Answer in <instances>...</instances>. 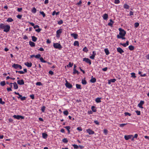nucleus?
I'll list each match as a JSON object with an SVG mask.
<instances>
[{
	"instance_id": "3c124183",
	"label": "nucleus",
	"mask_w": 149,
	"mask_h": 149,
	"mask_svg": "<svg viewBox=\"0 0 149 149\" xmlns=\"http://www.w3.org/2000/svg\"><path fill=\"white\" fill-rule=\"evenodd\" d=\"M41 56V55L40 54H38V55H35V57L36 58H40V57Z\"/></svg>"
},
{
	"instance_id": "052dcab7",
	"label": "nucleus",
	"mask_w": 149,
	"mask_h": 149,
	"mask_svg": "<svg viewBox=\"0 0 149 149\" xmlns=\"http://www.w3.org/2000/svg\"><path fill=\"white\" fill-rule=\"evenodd\" d=\"M120 45H123V47H125L127 46V45H126L125 43H122L120 42Z\"/></svg>"
},
{
	"instance_id": "f257e3e1",
	"label": "nucleus",
	"mask_w": 149,
	"mask_h": 149,
	"mask_svg": "<svg viewBox=\"0 0 149 149\" xmlns=\"http://www.w3.org/2000/svg\"><path fill=\"white\" fill-rule=\"evenodd\" d=\"M0 29H3L4 32L7 33L10 31V27L9 25L3 23H1L0 24Z\"/></svg>"
},
{
	"instance_id": "7c9ffc66",
	"label": "nucleus",
	"mask_w": 149,
	"mask_h": 149,
	"mask_svg": "<svg viewBox=\"0 0 149 149\" xmlns=\"http://www.w3.org/2000/svg\"><path fill=\"white\" fill-rule=\"evenodd\" d=\"M124 36H120L119 35H117V38H118L119 39V38H121L123 39H125V38L124 37Z\"/></svg>"
},
{
	"instance_id": "39448f33",
	"label": "nucleus",
	"mask_w": 149,
	"mask_h": 149,
	"mask_svg": "<svg viewBox=\"0 0 149 149\" xmlns=\"http://www.w3.org/2000/svg\"><path fill=\"white\" fill-rule=\"evenodd\" d=\"M13 117L18 120H19L20 118L21 119H24V117L22 116L19 115H15L13 116Z\"/></svg>"
},
{
	"instance_id": "2eb2a0df",
	"label": "nucleus",
	"mask_w": 149,
	"mask_h": 149,
	"mask_svg": "<svg viewBox=\"0 0 149 149\" xmlns=\"http://www.w3.org/2000/svg\"><path fill=\"white\" fill-rule=\"evenodd\" d=\"M71 36L73 37L74 39H77V37L78 35L77 34L74 33H72L71 34Z\"/></svg>"
},
{
	"instance_id": "8fccbe9b",
	"label": "nucleus",
	"mask_w": 149,
	"mask_h": 149,
	"mask_svg": "<svg viewBox=\"0 0 149 149\" xmlns=\"http://www.w3.org/2000/svg\"><path fill=\"white\" fill-rule=\"evenodd\" d=\"M103 132L105 135H107L108 133V130L106 129H104L103 130Z\"/></svg>"
},
{
	"instance_id": "423d86ee",
	"label": "nucleus",
	"mask_w": 149,
	"mask_h": 149,
	"mask_svg": "<svg viewBox=\"0 0 149 149\" xmlns=\"http://www.w3.org/2000/svg\"><path fill=\"white\" fill-rule=\"evenodd\" d=\"M62 29H59L56 32V36L57 37L59 38L62 32Z\"/></svg>"
},
{
	"instance_id": "338daca9",
	"label": "nucleus",
	"mask_w": 149,
	"mask_h": 149,
	"mask_svg": "<svg viewBox=\"0 0 149 149\" xmlns=\"http://www.w3.org/2000/svg\"><path fill=\"white\" fill-rule=\"evenodd\" d=\"M77 130L80 131H81L82 130V128L81 127H78L77 128Z\"/></svg>"
},
{
	"instance_id": "20e7f679",
	"label": "nucleus",
	"mask_w": 149,
	"mask_h": 149,
	"mask_svg": "<svg viewBox=\"0 0 149 149\" xmlns=\"http://www.w3.org/2000/svg\"><path fill=\"white\" fill-rule=\"evenodd\" d=\"M12 67L15 69L19 68V69H21L22 68V67L20 65L14 63L12 65Z\"/></svg>"
},
{
	"instance_id": "37998d69",
	"label": "nucleus",
	"mask_w": 149,
	"mask_h": 149,
	"mask_svg": "<svg viewBox=\"0 0 149 149\" xmlns=\"http://www.w3.org/2000/svg\"><path fill=\"white\" fill-rule=\"evenodd\" d=\"M134 25L135 28H137L139 26V24L138 22H136L134 23Z\"/></svg>"
},
{
	"instance_id": "c85d7f7f",
	"label": "nucleus",
	"mask_w": 149,
	"mask_h": 149,
	"mask_svg": "<svg viewBox=\"0 0 149 149\" xmlns=\"http://www.w3.org/2000/svg\"><path fill=\"white\" fill-rule=\"evenodd\" d=\"M129 49L130 50H133L134 49V46L132 45H130L128 47Z\"/></svg>"
},
{
	"instance_id": "c03bdc74",
	"label": "nucleus",
	"mask_w": 149,
	"mask_h": 149,
	"mask_svg": "<svg viewBox=\"0 0 149 149\" xmlns=\"http://www.w3.org/2000/svg\"><path fill=\"white\" fill-rule=\"evenodd\" d=\"M73 63H71V62H69L68 65H67L68 67H72L73 65Z\"/></svg>"
},
{
	"instance_id": "774afa93",
	"label": "nucleus",
	"mask_w": 149,
	"mask_h": 149,
	"mask_svg": "<svg viewBox=\"0 0 149 149\" xmlns=\"http://www.w3.org/2000/svg\"><path fill=\"white\" fill-rule=\"evenodd\" d=\"M49 73L51 75H53L54 74V72L51 70L49 71Z\"/></svg>"
},
{
	"instance_id": "e433bc0d",
	"label": "nucleus",
	"mask_w": 149,
	"mask_h": 149,
	"mask_svg": "<svg viewBox=\"0 0 149 149\" xmlns=\"http://www.w3.org/2000/svg\"><path fill=\"white\" fill-rule=\"evenodd\" d=\"M72 146H73L74 149H77L79 148V146L76 144H72Z\"/></svg>"
},
{
	"instance_id": "5701e85b",
	"label": "nucleus",
	"mask_w": 149,
	"mask_h": 149,
	"mask_svg": "<svg viewBox=\"0 0 149 149\" xmlns=\"http://www.w3.org/2000/svg\"><path fill=\"white\" fill-rule=\"evenodd\" d=\"M64 127L67 130H68V133L70 134V127L69 126H65Z\"/></svg>"
},
{
	"instance_id": "6e6d98bb",
	"label": "nucleus",
	"mask_w": 149,
	"mask_h": 149,
	"mask_svg": "<svg viewBox=\"0 0 149 149\" xmlns=\"http://www.w3.org/2000/svg\"><path fill=\"white\" fill-rule=\"evenodd\" d=\"M17 17L18 18L20 19L22 17V15H17Z\"/></svg>"
},
{
	"instance_id": "de8ad7c7",
	"label": "nucleus",
	"mask_w": 149,
	"mask_h": 149,
	"mask_svg": "<svg viewBox=\"0 0 149 149\" xmlns=\"http://www.w3.org/2000/svg\"><path fill=\"white\" fill-rule=\"evenodd\" d=\"M26 97L25 96H23V97H22L21 98H20V99L22 101H23L26 99Z\"/></svg>"
},
{
	"instance_id": "ddd939ff",
	"label": "nucleus",
	"mask_w": 149,
	"mask_h": 149,
	"mask_svg": "<svg viewBox=\"0 0 149 149\" xmlns=\"http://www.w3.org/2000/svg\"><path fill=\"white\" fill-rule=\"evenodd\" d=\"M117 52L120 54L124 52V51L120 47L117 48Z\"/></svg>"
},
{
	"instance_id": "393cba45",
	"label": "nucleus",
	"mask_w": 149,
	"mask_h": 149,
	"mask_svg": "<svg viewBox=\"0 0 149 149\" xmlns=\"http://www.w3.org/2000/svg\"><path fill=\"white\" fill-rule=\"evenodd\" d=\"M32 40L33 42H36L37 40V38L34 36H31Z\"/></svg>"
},
{
	"instance_id": "0eeeda50",
	"label": "nucleus",
	"mask_w": 149,
	"mask_h": 149,
	"mask_svg": "<svg viewBox=\"0 0 149 149\" xmlns=\"http://www.w3.org/2000/svg\"><path fill=\"white\" fill-rule=\"evenodd\" d=\"M65 85L67 88H71L72 87V85L70 83H68L66 80V83L65 84Z\"/></svg>"
},
{
	"instance_id": "4468645a",
	"label": "nucleus",
	"mask_w": 149,
	"mask_h": 149,
	"mask_svg": "<svg viewBox=\"0 0 149 149\" xmlns=\"http://www.w3.org/2000/svg\"><path fill=\"white\" fill-rule=\"evenodd\" d=\"M25 65H26L28 68H30L31 67L32 64L31 62H26L24 63Z\"/></svg>"
},
{
	"instance_id": "c9c22d12",
	"label": "nucleus",
	"mask_w": 149,
	"mask_h": 149,
	"mask_svg": "<svg viewBox=\"0 0 149 149\" xmlns=\"http://www.w3.org/2000/svg\"><path fill=\"white\" fill-rule=\"evenodd\" d=\"M95 107L94 106H92L91 107V109L92 111L94 112H95L96 111V109H95Z\"/></svg>"
},
{
	"instance_id": "b1692460",
	"label": "nucleus",
	"mask_w": 149,
	"mask_h": 149,
	"mask_svg": "<svg viewBox=\"0 0 149 149\" xmlns=\"http://www.w3.org/2000/svg\"><path fill=\"white\" fill-rule=\"evenodd\" d=\"M101 98L97 97L95 99V101L97 103H100L101 102Z\"/></svg>"
},
{
	"instance_id": "9b49d317",
	"label": "nucleus",
	"mask_w": 149,
	"mask_h": 149,
	"mask_svg": "<svg viewBox=\"0 0 149 149\" xmlns=\"http://www.w3.org/2000/svg\"><path fill=\"white\" fill-rule=\"evenodd\" d=\"M144 103V102L143 101H141L140 103L138 104V106L139 108H143L142 105Z\"/></svg>"
},
{
	"instance_id": "864d4df0",
	"label": "nucleus",
	"mask_w": 149,
	"mask_h": 149,
	"mask_svg": "<svg viewBox=\"0 0 149 149\" xmlns=\"http://www.w3.org/2000/svg\"><path fill=\"white\" fill-rule=\"evenodd\" d=\"M63 23V21L62 20H60L58 22V24L59 25H61Z\"/></svg>"
},
{
	"instance_id": "7ed1b4c3",
	"label": "nucleus",
	"mask_w": 149,
	"mask_h": 149,
	"mask_svg": "<svg viewBox=\"0 0 149 149\" xmlns=\"http://www.w3.org/2000/svg\"><path fill=\"white\" fill-rule=\"evenodd\" d=\"M53 46L55 48L58 49L60 50H61L62 48L61 45L58 43H54Z\"/></svg>"
},
{
	"instance_id": "1a4fd4ad",
	"label": "nucleus",
	"mask_w": 149,
	"mask_h": 149,
	"mask_svg": "<svg viewBox=\"0 0 149 149\" xmlns=\"http://www.w3.org/2000/svg\"><path fill=\"white\" fill-rule=\"evenodd\" d=\"M86 131L90 135L93 134L95 133L94 131L90 129H87Z\"/></svg>"
},
{
	"instance_id": "58836bf2",
	"label": "nucleus",
	"mask_w": 149,
	"mask_h": 149,
	"mask_svg": "<svg viewBox=\"0 0 149 149\" xmlns=\"http://www.w3.org/2000/svg\"><path fill=\"white\" fill-rule=\"evenodd\" d=\"M131 74V77L135 78L136 77V76H135V74L134 72L132 73Z\"/></svg>"
},
{
	"instance_id": "680f3d73",
	"label": "nucleus",
	"mask_w": 149,
	"mask_h": 149,
	"mask_svg": "<svg viewBox=\"0 0 149 149\" xmlns=\"http://www.w3.org/2000/svg\"><path fill=\"white\" fill-rule=\"evenodd\" d=\"M36 84L37 85L40 86L42 85V83L40 82H38L36 83Z\"/></svg>"
},
{
	"instance_id": "49530a36",
	"label": "nucleus",
	"mask_w": 149,
	"mask_h": 149,
	"mask_svg": "<svg viewBox=\"0 0 149 149\" xmlns=\"http://www.w3.org/2000/svg\"><path fill=\"white\" fill-rule=\"evenodd\" d=\"M40 13L42 15L43 17H44L45 16V14L43 11H40Z\"/></svg>"
},
{
	"instance_id": "c756f323",
	"label": "nucleus",
	"mask_w": 149,
	"mask_h": 149,
	"mask_svg": "<svg viewBox=\"0 0 149 149\" xmlns=\"http://www.w3.org/2000/svg\"><path fill=\"white\" fill-rule=\"evenodd\" d=\"M82 84L84 85H86L87 84V82L85 79H82L81 81Z\"/></svg>"
},
{
	"instance_id": "bf43d9fd",
	"label": "nucleus",
	"mask_w": 149,
	"mask_h": 149,
	"mask_svg": "<svg viewBox=\"0 0 149 149\" xmlns=\"http://www.w3.org/2000/svg\"><path fill=\"white\" fill-rule=\"evenodd\" d=\"M114 3L116 4H118L120 3L119 0H114Z\"/></svg>"
},
{
	"instance_id": "473e14b6",
	"label": "nucleus",
	"mask_w": 149,
	"mask_h": 149,
	"mask_svg": "<svg viewBox=\"0 0 149 149\" xmlns=\"http://www.w3.org/2000/svg\"><path fill=\"white\" fill-rule=\"evenodd\" d=\"M74 72H73V73L74 74H75L76 73H77L78 74H79V72L77 70H76L75 69H73Z\"/></svg>"
},
{
	"instance_id": "6ab92c4d",
	"label": "nucleus",
	"mask_w": 149,
	"mask_h": 149,
	"mask_svg": "<svg viewBox=\"0 0 149 149\" xmlns=\"http://www.w3.org/2000/svg\"><path fill=\"white\" fill-rule=\"evenodd\" d=\"M103 17L104 19L106 20L108 18V15L106 13L104 14L103 15Z\"/></svg>"
},
{
	"instance_id": "a211bd4d",
	"label": "nucleus",
	"mask_w": 149,
	"mask_h": 149,
	"mask_svg": "<svg viewBox=\"0 0 149 149\" xmlns=\"http://www.w3.org/2000/svg\"><path fill=\"white\" fill-rule=\"evenodd\" d=\"M13 84L14 86V88L15 89H17L18 88V86L17 85V84L16 82L13 83Z\"/></svg>"
},
{
	"instance_id": "f3484780",
	"label": "nucleus",
	"mask_w": 149,
	"mask_h": 149,
	"mask_svg": "<svg viewBox=\"0 0 149 149\" xmlns=\"http://www.w3.org/2000/svg\"><path fill=\"white\" fill-rule=\"evenodd\" d=\"M29 44L31 47H35V44L33 42L31 41H30L29 42Z\"/></svg>"
},
{
	"instance_id": "6e6552de",
	"label": "nucleus",
	"mask_w": 149,
	"mask_h": 149,
	"mask_svg": "<svg viewBox=\"0 0 149 149\" xmlns=\"http://www.w3.org/2000/svg\"><path fill=\"white\" fill-rule=\"evenodd\" d=\"M83 61H85L87 63H88L90 65L91 64V60L88 58H83Z\"/></svg>"
},
{
	"instance_id": "f8f14e48",
	"label": "nucleus",
	"mask_w": 149,
	"mask_h": 149,
	"mask_svg": "<svg viewBox=\"0 0 149 149\" xmlns=\"http://www.w3.org/2000/svg\"><path fill=\"white\" fill-rule=\"evenodd\" d=\"M17 83L20 85H22L24 84V82L23 79L18 80L17 81Z\"/></svg>"
},
{
	"instance_id": "5fc2aeb1",
	"label": "nucleus",
	"mask_w": 149,
	"mask_h": 149,
	"mask_svg": "<svg viewBox=\"0 0 149 149\" xmlns=\"http://www.w3.org/2000/svg\"><path fill=\"white\" fill-rule=\"evenodd\" d=\"M32 11L33 13H36V9L35 8H33L32 10Z\"/></svg>"
},
{
	"instance_id": "a878e982",
	"label": "nucleus",
	"mask_w": 149,
	"mask_h": 149,
	"mask_svg": "<svg viewBox=\"0 0 149 149\" xmlns=\"http://www.w3.org/2000/svg\"><path fill=\"white\" fill-rule=\"evenodd\" d=\"M76 88L78 89H81V85L77 84L76 85Z\"/></svg>"
},
{
	"instance_id": "603ef678",
	"label": "nucleus",
	"mask_w": 149,
	"mask_h": 149,
	"mask_svg": "<svg viewBox=\"0 0 149 149\" xmlns=\"http://www.w3.org/2000/svg\"><path fill=\"white\" fill-rule=\"evenodd\" d=\"M127 124V123H126V124H124V123L121 124H120L119 126L120 127H123L125 125H126Z\"/></svg>"
},
{
	"instance_id": "f03ea898",
	"label": "nucleus",
	"mask_w": 149,
	"mask_h": 149,
	"mask_svg": "<svg viewBox=\"0 0 149 149\" xmlns=\"http://www.w3.org/2000/svg\"><path fill=\"white\" fill-rule=\"evenodd\" d=\"M119 30L120 31L119 35L120 36H125L126 32L124 30L122 29L121 28H119Z\"/></svg>"
},
{
	"instance_id": "412c9836",
	"label": "nucleus",
	"mask_w": 149,
	"mask_h": 149,
	"mask_svg": "<svg viewBox=\"0 0 149 149\" xmlns=\"http://www.w3.org/2000/svg\"><path fill=\"white\" fill-rule=\"evenodd\" d=\"M47 134L45 133H42V138L44 139H46L47 137Z\"/></svg>"
},
{
	"instance_id": "e2e57ef3",
	"label": "nucleus",
	"mask_w": 149,
	"mask_h": 149,
	"mask_svg": "<svg viewBox=\"0 0 149 149\" xmlns=\"http://www.w3.org/2000/svg\"><path fill=\"white\" fill-rule=\"evenodd\" d=\"M94 123L97 125H99V123L97 120H95L94 121Z\"/></svg>"
},
{
	"instance_id": "4be33fe9",
	"label": "nucleus",
	"mask_w": 149,
	"mask_h": 149,
	"mask_svg": "<svg viewBox=\"0 0 149 149\" xmlns=\"http://www.w3.org/2000/svg\"><path fill=\"white\" fill-rule=\"evenodd\" d=\"M104 52L107 55H108L109 54V52L107 48H105L104 50Z\"/></svg>"
},
{
	"instance_id": "a19ab883",
	"label": "nucleus",
	"mask_w": 149,
	"mask_h": 149,
	"mask_svg": "<svg viewBox=\"0 0 149 149\" xmlns=\"http://www.w3.org/2000/svg\"><path fill=\"white\" fill-rule=\"evenodd\" d=\"M0 84L1 86H3L6 84L5 82V81H3L1 82Z\"/></svg>"
},
{
	"instance_id": "ea45409f",
	"label": "nucleus",
	"mask_w": 149,
	"mask_h": 149,
	"mask_svg": "<svg viewBox=\"0 0 149 149\" xmlns=\"http://www.w3.org/2000/svg\"><path fill=\"white\" fill-rule=\"evenodd\" d=\"M63 113L64 115L66 116H67L69 113V112L67 110H66L65 111H64Z\"/></svg>"
},
{
	"instance_id": "bb28decb",
	"label": "nucleus",
	"mask_w": 149,
	"mask_h": 149,
	"mask_svg": "<svg viewBox=\"0 0 149 149\" xmlns=\"http://www.w3.org/2000/svg\"><path fill=\"white\" fill-rule=\"evenodd\" d=\"M13 21V20L11 18H9L6 20V22H12Z\"/></svg>"
},
{
	"instance_id": "9d476101",
	"label": "nucleus",
	"mask_w": 149,
	"mask_h": 149,
	"mask_svg": "<svg viewBox=\"0 0 149 149\" xmlns=\"http://www.w3.org/2000/svg\"><path fill=\"white\" fill-rule=\"evenodd\" d=\"M132 136L133 135H125L124 136V138L126 140H127L129 139H131Z\"/></svg>"
},
{
	"instance_id": "09e8293b",
	"label": "nucleus",
	"mask_w": 149,
	"mask_h": 149,
	"mask_svg": "<svg viewBox=\"0 0 149 149\" xmlns=\"http://www.w3.org/2000/svg\"><path fill=\"white\" fill-rule=\"evenodd\" d=\"M30 97L33 100H34L35 98L34 95L33 94L31 95H30Z\"/></svg>"
},
{
	"instance_id": "dca6fc26",
	"label": "nucleus",
	"mask_w": 149,
	"mask_h": 149,
	"mask_svg": "<svg viewBox=\"0 0 149 149\" xmlns=\"http://www.w3.org/2000/svg\"><path fill=\"white\" fill-rule=\"evenodd\" d=\"M110 22L108 23V25L109 26L112 27L113 24L114 23V22L112 21L111 19L110 20Z\"/></svg>"
},
{
	"instance_id": "72a5a7b5",
	"label": "nucleus",
	"mask_w": 149,
	"mask_h": 149,
	"mask_svg": "<svg viewBox=\"0 0 149 149\" xmlns=\"http://www.w3.org/2000/svg\"><path fill=\"white\" fill-rule=\"evenodd\" d=\"M83 51L84 52L87 53L88 52V50L87 48L86 47H85L83 49Z\"/></svg>"
},
{
	"instance_id": "aec40b11",
	"label": "nucleus",
	"mask_w": 149,
	"mask_h": 149,
	"mask_svg": "<svg viewBox=\"0 0 149 149\" xmlns=\"http://www.w3.org/2000/svg\"><path fill=\"white\" fill-rule=\"evenodd\" d=\"M92 77L90 80V82L92 83H94L96 81V79L95 78H93V76Z\"/></svg>"
},
{
	"instance_id": "79ce46f5",
	"label": "nucleus",
	"mask_w": 149,
	"mask_h": 149,
	"mask_svg": "<svg viewBox=\"0 0 149 149\" xmlns=\"http://www.w3.org/2000/svg\"><path fill=\"white\" fill-rule=\"evenodd\" d=\"M62 141L64 143H68V141L66 138H64L62 140Z\"/></svg>"
},
{
	"instance_id": "cd10ccee",
	"label": "nucleus",
	"mask_w": 149,
	"mask_h": 149,
	"mask_svg": "<svg viewBox=\"0 0 149 149\" xmlns=\"http://www.w3.org/2000/svg\"><path fill=\"white\" fill-rule=\"evenodd\" d=\"M74 45L75 46H79V42L77 41H75L74 43Z\"/></svg>"
},
{
	"instance_id": "69168bd1",
	"label": "nucleus",
	"mask_w": 149,
	"mask_h": 149,
	"mask_svg": "<svg viewBox=\"0 0 149 149\" xmlns=\"http://www.w3.org/2000/svg\"><path fill=\"white\" fill-rule=\"evenodd\" d=\"M41 29L40 28H38V29H36L35 30V31L36 32H37L38 33L40 32V31H41Z\"/></svg>"
},
{
	"instance_id": "0e129e2a",
	"label": "nucleus",
	"mask_w": 149,
	"mask_h": 149,
	"mask_svg": "<svg viewBox=\"0 0 149 149\" xmlns=\"http://www.w3.org/2000/svg\"><path fill=\"white\" fill-rule=\"evenodd\" d=\"M116 81V79H111L110 80V81H111V82H114Z\"/></svg>"
},
{
	"instance_id": "f704fd0d",
	"label": "nucleus",
	"mask_w": 149,
	"mask_h": 149,
	"mask_svg": "<svg viewBox=\"0 0 149 149\" xmlns=\"http://www.w3.org/2000/svg\"><path fill=\"white\" fill-rule=\"evenodd\" d=\"M124 8L126 9H128L129 8V6L127 4H125L124 6Z\"/></svg>"
},
{
	"instance_id": "2f4dec72",
	"label": "nucleus",
	"mask_w": 149,
	"mask_h": 149,
	"mask_svg": "<svg viewBox=\"0 0 149 149\" xmlns=\"http://www.w3.org/2000/svg\"><path fill=\"white\" fill-rule=\"evenodd\" d=\"M40 60L42 62L44 63H47V61H46L44 60L43 58L42 57H41L40 58Z\"/></svg>"
},
{
	"instance_id": "4c0bfd02",
	"label": "nucleus",
	"mask_w": 149,
	"mask_h": 149,
	"mask_svg": "<svg viewBox=\"0 0 149 149\" xmlns=\"http://www.w3.org/2000/svg\"><path fill=\"white\" fill-rule=\"evenodd\" d=\"M45 108L46 107L45 106H43L41 107V110L43 112H45Z\"/></svg>"
},
{
	"instance_id": "4d7b16f0",
	"label": "nucleus",
	"mask_w": 149,
	"mask_h": 149,
	"mask_svg": "<svg viewBox=\"0 0 149 149\" xmlns=\"http://www.w3.org/2000/svg\"><path fill=\"white\" fill-rule=\"evenodd\" d=\"M136 112L138 115H139L141 114V112L140 111L137 110L136 111Z\"/></svg>"
},
{
	"instance_id": "a18cd8bd",
	"label": "nucleus",
	"mask_w": 149,
	"mask_h": 149,
	"mask_svg": "<svg viewBox=\"0 0 149 149\" xmlns=\"http://www.w3.org/2000/svg\"><path fill=\"white\" fill-rule=\"evenodd\" d=\"M5 103V102L2 101V99L1 98H0V104H4Z\"/></svg>"
},
{
	"instance_id": "13d9d810",
	"label": "nucleus",
	"mask_w": 149,
	"mask_h": 149,
	"mask_svg": "<svg viewBox=\"0 0 149 149\" xmlns=\"http://www.w3.org/2000/svg\"><path fill=\"white\" fill-rule=\"evenodd\" d=\"M125 114L126 116L128 115L129 116H131V114L130 113L127 112H125Z\"/></svg>"
}]
</instances>
